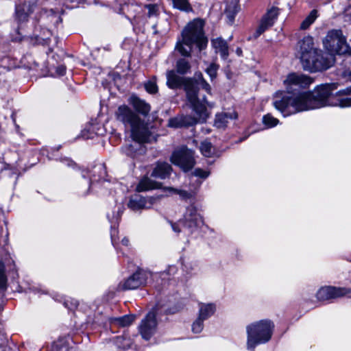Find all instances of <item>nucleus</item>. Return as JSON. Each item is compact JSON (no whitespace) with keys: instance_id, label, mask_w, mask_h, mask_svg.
I'll list each match as a JSON object with an SVG mask.
<instances>
[{"instance_id":"f257e3e1","label":"nucleus","mask_w":351,"mask_h":351,"mask_svg":"<svg viewBox=\"0 0 351 351\" xmlns=\"http://www.w3.org/2000/svg\"><path fill=\"white\" fill-rule=\"evenodd\" d=\"M195 80L183 78L176 74L175 71H169L167 73V85L170 88H176L184 84V90L186 98L195 116L180 115L169 119L168 125L171 128L189 127L198 123H204L208 118L210 112L207 108H212L214 104L209 103L203 97L200 100L197 95V87L201 86L207 93H210V86L203 78L201 73L195 74Z\"/></svg>"},{"instance_id":"f03ea898","label":"nucleus","mask_w":351,"mask_h":351,"mask_svg":"<svg viewBox=\"0 0 351 351\" xmlns=\"http://www.w3.org/2000/svg\"><path fill=\"white\" fill-rule=\"evenodd\" d=\"M337 88L336 84H326L317 86L313 93L303 92L290 95L277 92L274 97L273 105L284 117L302 111L332 106V93Z\"/></svg>"},{"instance_id":"7ed1b4c3","label":"nucleus","mask_w":351,"mask_h":351,"mask_svg":"<svg viewBox=\"0 0 351 351\" xmlns=\"http://www.w3.org/2000/svg\"><path fill=\"white\" fill-rule=\"evenodd\" d=\"M297 55L303 69L311 73L326 70L332 66L334 62L332 58L324 56L322 51L315 46L311 36H306L298 41Z\"/></svg>"},{"instance_id":"20e7f679","label":"nucleus","mask_w":351,"mask_h":351,"mask_svg":"<svg viewBox=\"0 0 351 351\" xmlns=\"http://www.w3.org/2000/svg\"><path fill=\"white\" fill-rule=\"evenodd\" d=\"M204 23L199 19L189 23L182 32V39L176 45V49L183 56L191 55L193 46L199 51L204 49L208 44V39L204 32Z\"/></svg>"},{"instance_id":"39448f33","label":"nucleus","mask_w":351,"mask_h":351,"mask_svg":"<svg viewBox=\"0 0 351 351\" xmlns=\"http://www.w3.org/2000/svg\"><path fill=\"white\" fill-rule=\"evenodd\" d=\"M274 325L269 319L255 322L246 327L247 348L254 351L260 344L268 342L272 336Z\"/></svg>"},{"instance_id":"423d86ee","label":"nucleus","mask_w":351,"mask_h":351,"mask_svg":"<svg viewBox=\"0 0 351 351\" xmlns=\"http://www.w3.org/2000/svg\"><path fill=\"white\" fill-rule=\"evenodd\" d=\"M171 224L173 230L176 232H181L180 226H182L185 234H191L200 228L204 224V221L197 208L191 205L186 208L182 219L178 223Z\"/></svg>"},{"instance_id":"0eeeda50","label":"nucleus","mask_w":351,"mask_h":351,"mask_svg":"<svg viewBox=\"0 0 351 351\" xmlns=\"http://www.w3.org/2000/svg\"><path fill=\"white\" fill-rule=\"evenodd\" d=\"M324 49L331 56L348 53L351 56V49L346 43V39L342 32L339 29L329 31L323 40Z\"/></svg>"},{"instance_id":"6e6552de","label":"nucleus","mask_w":351,"mask_h":351,"mask_svg":"<svg viewBox=\"0 0 351 351\" xmlns=\"http://www.w3.org/2000/svg\"><path fill=\"white\" fill-rule=\"evenodd\" d=\"M194 153L192 150L182 147L175 151L171 158L173 164L179 166L183 171H187L195 165Z\"/></svg>"},{"instance_id":"1a4fd4ad","label":"nucleus","mask_w":351,"mask_h":351,"mask_svg":"<svg viewBox=\"0 0 351 351\" xmlns=\"http://www.w3.org/2000/svg\"><path fill=\"white\" fill-rule=\"evenodd\" d=\"M313 80L308 75L302 73H292L287 76L284 80V84L288 92L305 88L311 84Z\"/></svg>"},{"instance_id":"9d476101","label":"nucleus","mask_w":351,"mask_h":351,"mask_svg":"<svg viewBox=\"0 0 351 351\" xmlns=\"http://www.w3.org/2000/svg\"><path fill=\"white\" fill-rule=\"evenodd\" d=\"M351 294V289L326 286L320 288L317 292V298L324 301L341 298Z\"/></svg>"},{"instance_id":"9b49d317","label":"nucleus","mask_w":351,"mask_h":351,"mask_svg":"<svg viewBox=\"0 0 351 351\" xmlns=\"http://www.w3.org/2000/svg\"><path fill=\"white\" fill-rule=\"evenodd\" d=\"M130 127L131 137L139 144L149 141L151 132L147 125L141 119L138 122L132 124Z\"/></svg>"},{"instance_id":"f8f14e48","label":"nucleus","mask_w":351,"mask_h":351,"mask_svg":"<svg viewBox=\"0 0 351 351\" xmlns=\"http://www.w3.org/2000/svg\"><path fill=\"white\" fill-rule=\"evenodd\" d=\"M149 274L143 271H137L127 280L119 284V288L123 290L134 289L147 283Z\"/></svg>"},{"instance_id":"ddd939ff","label":"nucleus","mask_w":351,"mask_h":351,"mask_svg":"<svg viewBox=\"0 0 351 351\" xmlns=\"http://www.w3.org/2000/svg\"><path fill=\"white\" fill-rule=\"evenodd\" d=\"M279 14V10L276 7H271L268 9L263 16L260 24L256 32V36H259L269 27H271L276 21Z\"/></svg>"},{"instance_id":"4468645a","label":"nucleus","mask_w":351,"mask_h":351,"mask_svg":"<svg viewBox=\"0 0 351 351\" xmlns=\"http://www.w3.org/2000/svg\"><path fill=\"white\" fill-rule=\"evenodd\" d=\"M115 116L118 121L122 122L125 125L127 126H131L132 124L138 122L141 119L127 105L120 106L115 112Z\"/></svg>"},{"instance_id":"2eb2a0df","label":"nucleus","mask_w":351,"mask_h":351,"mask_svg":"<svg viewBox=\"0 0 351 351\" xmlns=\"http://www.w3.org/2000/svg\"><path fill=\"white\" fill-rule=\"evenodd\" d=\"M156 321L154 313L149 312L139 326V331L142 337L148 340L156 330Z\"/></svg>"},{"instance_id":"dca6fc26","label":"nucleus","mask_w":351,"mask_h":351,"mask_svg":"<svg viewBox=\"0 0 351 351\" xmlns=\"http://www.w3.org/2000/svg\"><path fill=\"white\" fill-rule=\"evenodd\" d=\"M155 202L156 198L153 197L146 198L136 194L130 197L128 206L132 210L137 211L150 208Z\"/></svg>"},{"instance_id":"f3484780","label":"nucleus","mask_w":351,"mask_h":351,"mask_svg":"<svg viewBox=\"0 0 351 351\" xmlns=\"http://www.w3.org/2000/svg\"><path fill=\"white\" fill-rule=\"evenodd\" d=\"M332 106L340 108L351 107V86L341 89L332 96Z\"/></svg>"},{"instance_id":"a211bd4d","label":"nucleus","mask_w":351,"mask_h":351,"mask_svg":"<svg viewBox=\"0 0 351 351\" xmlns=\"http://www.w3.org/2000/svg\"><path fill=\"white\" fill-rule=\"evenodd\" d=\"M128 103L137 112L141 114L143 116H147L150 112V105L145 100L140 99L135 95H132L129 97Z\"/></svg>"},{"instance_id":"6ab92c4d","label":"nucleus","mask_w":351,"mask_h":351,"mask_svg":"<svg viewBox=\"0 0 351 351\" xmlns=\"http://www.w3.org/2000/svg\"><path fill=\"white\" fill-rule=\"evenodd\" d=\"M237 113L232 110L229 112L218 113L215 116L214 126L219 129H224L230 120L237 119Z\"/></svg>"},{"instance_id":"aec40b11","label":"nucleus","mask_w":351,"mask_h":351,"mask_svg":"<svg viewBox=\"0 0 351 351\" xmlns=\"http://www.w3.org/2000/svg\"><path fill=\"white\" fill-rule=\"evenodd\" d=\"M213 47L216 53H219L222 59L226 60L229 56L227 42L221 38H217L211 40Z\"/></svg>"},{"instance_id":"412c9836","label":"nucleus","mask_w":351,"mask_h":351,"mask_svg":"<svg viewBox=\"0 0 351 351\" xmlns=\"http://www.w3.org/2000/svg\"><path fill=\"white\" fill-rule=\"evenodd\" d=\"M239 10V0H226L224 12L229 20L230 23H232L235 15Z\"/></svg>"},{"instance_id":"4be33fe9","label":"nucleus","mask_w":351,"mask_h":351,"mask_svg":"<svg viewBox=\"0 0 351 351\" xmlns=\"http://www.w3.org/2000/svg\"><path fill=\"white\" fill-rule=\"evenodd\" d=\"M33 6L29 3L16 6V17L19 22H25L27 20L28 16L33 12Z\"/></svg>"},{"instance_id":"5701e85b","label":"nucleus","mask_w":351,"mask_h":351,"mask_svg":"<svg viewBox=\"0 0 351 351\" xmlns=\"http://www.w3.org/2000/svg\"><path fill=\"white\" fill-rule=\"evenodd\" d=\"M171 167L167 162H158L152 173V176L160 179H165L169 176Z\"/></svg>"},{"instance_id":"b1692460","label":"nucleus","mask_w":351,"mask_h":351,"mask_svg":"<svg viewBox=\"0 0 351 351\" xmlns=\"http://www.w3.org/2000/svg\"><path fill=\"white\" fill-rule=\"evenodd\" d=\"M215 309V306L213 304H199L198 317L206 320L214 314Z\"/></svg>"},{"instance_id":"393cba45","label":"nucleus","mask_w":351,"mask_h":351,"mask_svg":"<svg viewBox=\"0 0 351 351\" xmlns=\"http://www.w3.org/2000/svg\"><path fill=\"white\" fill-rule=\"evenodd\" d=\"M156 184L149 178L145 177L142 178L136 186V191L138 192L145 191L156 188Z\"/></svg>"},{"instance_id":"a878e982","label":"nucleus","mask_w":351,"mask_h":351,"mask_svg":"<svg viewBox=\"0 0 351 351\" xmlns=\"http://www.w3.org/2000/svg\"><path fill=\"white\" fill-rule=\"evenodd\" d=\"M196 188L194 190H190L189 191L185 190H180L177 189H174L172 187H169L167 189L171 193H176L180 195L182 199H187L193 197L196 193Z\"/></svg>"},{"instance_id":"bb28decb","label":"nucleus","mask_w":351,"mask_h":351,"mask_svg":"<svg viewBox=\"0 0 351 351\" xmlns=\"http://www.w3.org/2000/svg\"><path fill=\"white\" fill-rule=\"evenodd\" d=\"M172 3L173 8L181 11L190 12L192 10L189 0H172Z\"/></svg>"},{"instance_id":"cd10ccee","label":"nucleus","mask_w":351,"mask_h":351,"mask_svg":"<svg viewBox=\"0 0 351 351\" xmlns=\"http://www.w3.org/2000/svg\"><path fill=\"white\" fill-rule=\"evenodd\" d=\"M134 320V315H124L123 317L114 318L112 322L121 326L125 327L130 325Z\"/></svg>"},{"instance_id":"c85d7f7f","label":"nucleus","mask_w":351,"mask_h":351,"mask_svg":"<svg viewBox=\"0 0 351 351\" xmlns=\"http://www.w3.org/2000/svg\"><path fill=\"white\" fill-rule=\"evenodd\" d=\"M52 351H69V346L65 339L62 338L51 345Z\"/></svg>"},{"instance_id":"c756f323","label":"nucleus","mask_w":351,"mask_h":351,"mask_svg":"<svg viewBox=\"0 0 351 351\" xmlns=\"http://www.w3.org/2000/svg\"><path fill=\"white\" fill-rule=\"evenodd\" d=\"M317 12L315 10H312L308 16L301 23V28L303 29H307L317 19Z\"/></svg>"},{"instance_id":"7c9ffc66","label":"nucleus","mask_w":351,"mask_h":351,"mask_svg":"<svg viewBox=\"0 0 351 351\" xmlns=\"http://www.w3.org/2000/svg\"><path fill=\"white\" fill-rule=\"evenodd\" d=\"M145 88L149 94H155L158 92V86L156 84V77H153L151 80L145 83Z\"/></svg>"},{"instance_id":"2f4dec72","label":"nucleus","mask_w":351,"mask_h":351,"mask_svg":"<svg viewBox=\"0 0 351 351\" xmlns=\"http://www.w3.org/2000/svg\"><path fill=\"white\" fill-rule=\"evenodd\" d=\"M200 151L204 156L210 157L213 154L214 149L210 142L205 141L201 143Z\"/></svg>"},{"instance_id":"473e14b6","label":"nucleus","mask_w":351,"mask_h":351,"mask_svg":"<svg viewBox=\"0 0 351 351\" xmlns=\"http://www.w3.org/2000/svg\"><path fill=\"white\" fill-rule=\"evenodd\" d=\"M176 68L179 73L185 74L189 71L191 66L187 60L180 59L177 62Z\"/></svg>"},{"instance_id":"72a5a7b5","label":"nucleus","mask_w":351,"mask_h":351,"mask_svg":"<svg viewBox=\"0 0 351 351\" xmlns=\"http://www.w3.org/2000/svg\"><path fill=\"white\" fill-rule=\"evenodd\" d=\"M263 123L268 128H272L277 125L279 123L278 119L267 114L263 117Z\"/></svg>"},{"instance_id":"f704fd0d","label":"nucleus","mask_w":351,"mask_h":351,"mask_svg":"<svg viewBox=\"0 0 351 351\" xmlns=\"http://www.w3.org/2000/svg\"><path fill=\"white\" fill-rule=\"evenodd\" d=\"M7 288V278L5 275L4 265L0 261V290Z\"/></svg>"},{"instance_id":"c9c22d12","label":"nucleus","mask_w":351,"mask_h":351,"mask_svg":"<svg viewBox=\"0 0 351 351\" xmlns=\"http://www.w3.org/2000/svg\"><path fill=\"white\" fill-rule=\"evenodd\" d=\"M204 319L200 317H197V319L193 322L192 325V331L194 333H199L204 327L203 322Z\"/></svg>"},{"instance_id":"e433bc0d","label":"nucleus","mask_w":351,"mask_h":351,"mask_svg":"<svg viewBox=\"0 0 351 351\" xmlns=\"http://www.w3.org/2000/svg\"><path fill=\"white\" fill-rule=\"evenodd\" d=\"M148 10V16L154 17L157 16L159 14V7L156 4H148L146 6Z\"/></svg>"},{"instance_id":"4c0bfd02","label":"nucleus","mask_w":351,"mask_h":351,"mask_svg":"<svg viewBox=\"0 0 351 351\" xmlns=\"http://www.w3.org/2000/svg\"><path fill=\"white\" fill-rule=\"evenodd\" d=\"M64 305L66 308L70 310H73L77 308L78 302L71 298H64Z\"/></svg>"},{"instance_id":"58836bf2","label":"nucleus","mask_w":351,"mask_h":351,"mask_svg":"<svg viewBox=\"0 0 351 351\" xmlns=\"http://www.w3.org/2000/svg\"><path fill=\"white\" fill-rule=\"evenodd\" d=\"M177 271V268L175 266H169L167 271H165L162 272L160 274H155L153 278H157L158 277H162V278H165L167 276L171 274H174Z\"/></svg>"},{"instance_id":"ea45409f","label":"nucleus","mask_w":351,"mask_h":351,"mask_svg":"<svg viewBox=\"0 0 351 351\" xmlns=\"http://www.w3.org/2000/svg\"><path fill=\"white\" fill-rule=\"evenodd\" d=\"M218 65L216 64H211L206 70L207 74L210 76L211 80L214 79L217 76V71L218 70Z\"/></svg>"},{"instance_id":"a19ab883","label":"nucleus","mask_w":351,"mask_h":351,"mask_svg":"<svg viewBox=\"0 0 351 351\" xmlns=\"http://www.w3.org/2000/svg\"><path fill=\"white\" fill-rule=\"evenodd\" d=\"M193 175L195 177L202 178H206L208 176L209 173L208 171H204L201 169H196L194 172L193 173Z\"/></svg>"},{"instance_id":"79ce46f5","label":"nucleus","mask_w":351,"mask_h":351,"mask_svg":"<svg viewBox=\"0 0 351 351\" xmlns=\"http://www.w3.org/2000/svg\"><path fill=\"white\" fill-rule=\"evenodd\" d=\"M117 233V230L115 228H113L111 230V233H110L111 240H112V243L113 245L115 247L117 245V236H116Z\"/></svg>"},{"instance_id":"37998d69","label":"nucleus","mask_w":351,"mask_h":351,"mask_svg":"<svg viewBox=\"0 0 351 351\" xmlns=\"http://www.w3.org/2000/svg\"><path fill=\"white\" fill-rule=\"evenodd\" d=\"M123 151L127 155H128L131 157L135 156V154L133 152V151L132 149V145L124 147Z\"/></svg>"},{"instance_id":"c03bdc74","label":"nucleus","mask_w":351,"mask_h":351,"mask_svg":"<svg viewBox=\"0 0 351 351\" xmlns=\"http://www.w3.org/2000/svg\"><path fill=\"white\" fill-rule=\"evenodd\" d=\"M66 72V67L64 65H60L56 68V73L59 75H63Z\"/></svg>"},{"instance_id":"a18cd8bd","label":"nucleus","mask_w":351,"mask_h":351,"mask_svg":"<svg viewBox=\"0 0 351 351\" xmlns=\"http://www.w3.org/2000/svg\"><path fill=\"white\" fill-rule=\"evenodd\" d=\"M123 339V337H118L117 338V343L118 344V346H121L120 343H121V341H122ZM121 347H122L123 348H124V349H125V348H128V347H130V343L128 342V343H127L126 344H124V345L121 346Z\"/></svg>"},{"instance_id":"49530a36","label":"nucleus","mask_w":351,"mask_h":351,"mask_svg":"<svg viewBox=\"0 0 351 351\" xmlns=\"http://www.w3.org/2000/svg\"><path fill=\"white\" fill-rule=\"evenodd\" d=\"M95 171L105 173V169H104V167L102 165H99L98 166H96L95 167Z\"/></svg>"},{"instance_id":"de8ad7c7","label":"nucleus","mask_w":351,"mask_h":351,"mask_svg":"<svg viewBox=\"0 0 351 351\" xmlns=\"http://www.w3.org/2000/svg\"><path fill=\"white\" fill-rule=\"evenodd\" d=\"M129 239L127 237L123 238L121 240V244L124 246H128L129 245Z\"/></svg>"},{"instance_id":"09e8293b","label":"nucleus","mask_w":351,"mask_h":351,"mask_svg":"<svg viewBox=\"0 0 351 351\" xmlns=\"http://www.w3.org/2000/svg\"><path fill=\"white\" fill-rule=\"evenodd\" d=\"M236 53H237V54L239 56H241V54H242V50H241V48H237V49H236Z\"/></svg>"},{"instance_id":"8fccbe9b","label":"nucleus","mask_w":351,"mask_h":351,"mask_svg":"<svg viewBox=\"0 0 351 351\" xmlns=\"http://www.w3.org/2000/svg\"><path fill=\"white\" fill-rule=\"evenodd\" d=\"M84 133H85V131H82V136H83L84 138H92V136H87V135H86Z\"/></svg>"},{"instance_id":"3c124183","label":"nucleus","mask_w":351,"mask_h":351,"mask_svg":"<svg viewBox=\"0 0 351 351\" xmlns=\"http://www.w3.org/2000/svg\"><path fill=\"white\" fill-rule=\"evenodd\" d=\"M195 183H196L197 187H199L201 184V182L197 180H195Z\"/></svg>"},{"instance_id":"603ef678","label":"nucleus","mask_w":351,"mask_h":351,"mask_svg":"<svg viewBox=\"0 0 351 351\" xmlns=\"http://www.w3.org/2000/svg\"><path fill=\"white\" fill-rule=\"evenodd\" d=\"M88 190H86V191H82V194L83 195H87V194H88Z\"/></svg>"},{"instance_id":"864d4df0","label":"nucleus","mask_w":351,"mask_h":351,"mask_svg":"<svg viewBox=\"0 0 351 351\" xmlns=\"http://www.w3.org/2000/svg\"><path fill=\"white\" fill-rule=\"evenodd\" d=\"M84 182H86V184H88V189L90 188V182L86 180H84Z\"/></svg>"},{"instance_id":"5fc2aeb1","label":"nucleus","mask_w":351,"mask_h":351,"mask_svg":"<svg viewBox=\"0 0 351 351\" xmlns=\"http://www.w3.org/2000/svg\"><path fill=\"white\" fill-rule=\"evenodd\" d=\"M108 218L109 219V220H110V221L111 223H113L114 218L111 219L109 215H108Z\"/></svg>"},{"instance_id":"6e6d98bb","label":"nucleus","mask_w":351,"mask_h":351,"mask_svg":"<svg viewBox=\"0 0 351 351\" xmlns=\"http://www.w3.org/2000/svg\"><path fill=\"white\" fill-rule=\"evenodd\" d=\"M95 180H96V179H95V178L94 179H91L90 180V182H93V181H95Z\"/></svg>"},{"instance_id":"4d7b16f0","label":"nucleus","mask_w":351,"mask_h":351,"mask_svg":"<svg viewBox=\"0 0 351 351\" xmlns=\"http://www.w3.org/2000/svg\"><path fill=\"white\" fill-rule=\"evenodd\" d=\"M349 76H350V77L351 78V71H350V73H349Z\"/></svg>"}]
</instances>
